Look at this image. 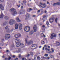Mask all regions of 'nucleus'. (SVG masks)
Masks as SVG:
<instances>
[{
  "label": "nucleus",
  "instance_id": "nucleus-1",
  "mask_svg": "<svg viewBox=\"0 0 60 60\" xmlns=\"http://www.w3.org/2000/svg\"><path fill=\"white\" fill-rule=\"evenodd\" d=\"M27 38H26L25 39L26 44L27 45H29L33 43V41L31 40L30 41H29L28 42L27 41Z\"/></svg>",
  "mask_w": 60,
  "mask_h": 60
},
{
  "label": "nucleus",
  "instance_id": "nucleus-2",
  "mask_svg": "<svg viewBox=\"0 0 60 60\" xmlns=\"http://www.w3.org/2000/svg\"><path fill=\"white\" fill-rule=\"evenodd\" d=\"M16 45L17 47H18L20 46L22 47L24 46V45L23 43H16Z\"/></svg>",
  "mask_w": 60,
  "mask_h": 60
},
{
  "label": "nucleus",
  "instance_id": "nucleus-3",
  "mask_svg": "<svg viewBox=\"0 0 60 60\" xmlns=\"http://www.w3.org/2000/svg\"><path fill=\"white\" fill-rule=\"evenodd\" d=\"M15 20L11 19L9 22V24L10 25H13V24L15 23Z\"/></svg>",
  "mask_w": 60,
  "mask_h": 60
},
{
  "label": "nucleus",
  "instance_id": "nucleus-4",
  "mask_svg": "<svg viewBox=\"0 0 60 60\" xmlns=\"http://www.w3.org/2000/svg\"><path fill=\"white\" fill-rule=\"evenodd\" d=\"M11 36L9 34H6L5 36V38L6 40L9 39L10 38Z\"/></svg>",
  "mask_w": 60,
  "mask_h": 60
},
{
  "label": "nucleus",
  "instance_id": "nucleus-5",
  "mask_svg": "<svg viewBox=\"0 0 60 60\" xmlns=\"http://www.w3.org/2000/svg\"><path fill=\"white\" fill-rule=\"evenodd\" d=\"M39 5L40 6H41V7L43 8L46 7V5L45 4H42L41 3H39Z\"/></svg>",
  "mask_w": 60,
  "mask_h": 60
},
{
  "label": "nucleus",
  "instance_id": "nucleus-6",
  "mask_svg": "<svg viewBox=\"0 0 60 60\" xmlns=\"http://www.w3.org/2000/svg\"><path fill=\"white\" fill-rule=\"evenodd\" d=\"M30 30V28L29 27L26 26L24 29V31L26 32H28Z\"/></svg>",
  "mask_w": 60,
  "mask_h": 60
},
{
  "label": "nucleus",
  "instance_id": "nucleus-7",
  "mask_svg": "<svg viewBox=\"0 0 60 60\" xmlns=\"http://www.w3.org/2000/svg\"><path fill=\"white\" fill-rule=\"evenodd\" d=\"M56 34L53 33L52 34L51 36V39H53V38L56 37Z\"/></svg>",
  "mask_w": 60,
  "mask_h": 60
},
{
  "label": "nucleus",
  "instance_id": "nucleus-8",
  "mask_svg": "<svg viewBox=\"0 0 60 60\" xmlns=\"http://www.w3.org/2000/svg\"><path fill=\"white\" fill-rule=\"evenodd\" d=\"M54 19L55 18L54 17H52L51 18H50L49 19V20L50 22L52 23L53 22Z\"/></svg>",
  "mask_w": 60,
  "mask_h": 60
},
{
  "label": "nucleus",
  "instance_id": "nucleus-9",
  "mask_svg": "<svg viewBox=\"0 0 60 60\" xmlns=\"http://www.w3.org/2000/svg\"><path fill=\"white\" fill-rule=\"evenodd\" d=\"M33 29L34 32H36L37 31V26L36 25H34L33 27Z\"/></svg>",
  "mask_w": 60,
  "mask_h": 60
},
{
  "label": "nucleus",
  "instance_id": "nucleus-10",
  "mask_svg": "<svg viewBox=\"0 0 60 60\" xmlns=\"http://www.w3.org/2000/svg\"><path fill=\"white\" fill-rule=\"evenodd\" d=\"M37 45L33 44L31 46V48L32 49H34L33 48L34 47H37Z\"/></svg>",
  "mask_w": 60,
  "mask_h": 60
},
{
  "label": "nucleus",
  "instance_id": "nucleus-11",
  "mask_svg": "<svg viewBox=\"0 0 60 60\" xmlns=\"http://www.w3.org/2000/svg\"><path fill=\"white\" fill-rule=\"evenodd\" d=\"M17 14V12L15 11H13L11 13L12 15L13 16H15V15L16 14Z\"/></svg>",
  "mask_w": 60,
  "mask_h": 60
},
{
  "label": "nucleus",
  "instance_id": "nucleus-12",
  "mask_svg": "<svg viewBox=\"0 0 60 60\" xmlns=\"http://www.w3.org/2000/svg\"><path fill=\"white\" fill-rule=\"evenodd\" d=\"M18 26H19V29L20 30H21L22 29V25L21 24H18Z\"/></svg>",
  "mask_w": 60,
  "mask_h": 60
},
{
  "label": "nucleus",
  "instance_id": "nucleus-13",
  "mask_svg": "<svg viewBox=\"0 0 60 60\" xmlns=\"http://www.w3.org/2000/svg\"><path fill=\"white\" fill-rule=\"evenodd\" d=\"M19 40L18 38L16 39H15V42L16 43V44L17 43H20L19 42Z\"/></svg>",
  "mask_w": 60,
  "mask_h": 60
},
{
  "label": "nucleus",
  "instance_id": "nucleus-14",
  "mask_svg": "<svg viewBox=\"0 0 60 60\" xmlns=\"http://www.w3.org/2000/svg\"><path fill=\"white\" fill-rule=\"evenodd\" d=\"M0 8L3 10H4V8L2 4H0Z\"/></svg>",
  "mask_w": 60,
  "mask_h": 60
},
{
  "label": "nucleus",
  "instance_id": "nucleus-15",
  "mask_svg": "<svg viewBox=\"0 0 60 60\" xmlns=\"http://www.w3.org/2000/svg\"><path fill=\"white\" fill-rule=\"evenodd\" d=\"M54 6H55L56 5H60V2H58L56 3H54L53 4Z\"/></svg>",
  "mask_w": 60,
  "mask_h": 60
},
{
  "label": "nucleus",
  "instance_id": "nucleus-16",
  "mask_svg": "<svg viewBox=\"0 0 60 60\" xmlns=\"http://www.w3.org/2000/svg\"><path fill=\"white\" fill-rule=\"evenodd\" d=\"M30 16V15L28 13L27 14V16H26V17L25 18V20H27L28 19V18L29 16Z\"/></svg>",
  "mask_w": 60,
  "mask_h": 60
},
{
  "label": "nucleus",
  "instance_id": "nucleus-17",
  "mask_svg": "<svg viewBox=\"0 0 60 60\" xmlns=\"http://www.w3.org/2000/svg\"><path fill=\"white\" fill-rule=\"evenodd\" d=\"M34 33V31L33 30H31L29 33V34L30 35H31Z\"/></svg>",
  "mask_w": 60,
  "mask_h": 60
},
{
  "label": "nucleus",
  "instance_id": "nucleus-18",
  "mask_svg": "<svg viewBox=\"0 0 60 60\" xmlns=\"http://www.w3.org/2000/svg\"><path fill=\"white\" fill-rule=\"evenodd\" d=\"M15 11V9L14 8H11L10 9V11L11 12L12 11Z\"/></svg>",
  "mask_w": 60,
  "mask_h": 60
},
{
  "label": "nucleus",
  "instance_id": "nucleus-19",
  "mask_svg": "<svg viewBox=\"0 0 60 60\" xmlns=\"http://www.w3.org/2000/svg\"><path fill=\"white\" fill-rule=\"evenodd\" d=\"M18 28V24H16L15 25V29H17Z\"/></svg>",
  "mask_w": 60,
  "mask_h": 60
},
{
  "label": "nucleus",
  "instance_id": "nucleus-20",
  "mask_svg": "<svg viewBox=\"0 0 60 60\" xmlns=\"http://www.w3.org/2000/svg\"><path fill=\"white\" fill-rule=\"evenodd\" d=\"M4 16V15L2 13H1V15H0V18H2Z\"/></svg>",
  "mask_w": 60,
  "mask_h": 60
},
{
  "label": "nucleus",
  "instance_id": "nucleus-21",
  "mask_svg": "<svg viewBox=\"0 0 60 60\" xmlns=\"http://www.w3.org/2000/svg\"><path fill=\"white\" fill-rule=\"evenodd\" d=\"M32 9L31 8H28L27 9V11L28 12H30V11H32Z\"/></svg>",
  "mask_w": 60,
  "mask_h": 60
},
{
  "label": "nucleus",
  "instance_id": "nucleus-22",
  "mask_svg": "<svg viewBox=\"0 0 60 60\" xmlns=\"http://www.w3.org/2000/svg\"><path fill=\"white\" fill-rule=\"evenodd\" d=\"M16 20L17 22H20V20H19V18L18 17H16Z\"/></svg>",
  "mask_w": 60,
  "mask_h": 60
},
{
  "label": "nucleus",
  "instance_id": "nucleus-23",
  "mask_svg": "<svg viewBox=\"0 0 60 60\" xmlns=\"http://www.w3.org/2000/svg\"><path fill=\"white\" fill-rule=\"evenodd\" d=\"M11 59V58L10 57H9V58L8 59L7 58H6L5 59V60H8H8H10Z\"/></svg>",
  "mask_w": 60,
  "mask_h": 60
},
{
  "label": "nucleus",
  "instance_id": "nucleus-24",
  "mask_svg": "<svg viewBox=\"0 0 60 60\" xmlns=\"http://www.w3.org/2000/svg\"><path fill=\"white\" fill-rule=\"evenodd\" d=\"M60 45V43L58 42H57L56 43V45L57 46H59Z\"/></svg>",
  "mask_w": 60,
  "mask_h": 60
},
{
  "label": "nucleus",
  "instance_id": "nucleus-25",
  "mask_svg": "<svg viewBox=\"0 0 60 60\" xmlns=\"http://www.w3.org/2000/svg\"><path fill=\"white\" fill-rule=\"evenodd\" d=\"M41 35L42 37H44L45 38L46 37L45 35L44 36V34H41Z\"/></svg>",
  "mask_w": 60,
  "mask_h": 60
},
{
  "label": "nucleus",
  "instance_id": "nucleus-26",
  "mask_svg": "<svg viewBox=\"0 0 60 60\" xmlns=\"http://www.w3.org/2000/svg\"><path fill=\"white\" fill-rule=\"evenodd\" d=\"M22 12V14H24L25 12V10H21Z\"/></svg>",
  "mask_w": 60,
  "mask_h": 60
},
{
  "label": "nucleus",
  "instance_id": "nucleus-27",
  "mask_svg": "<svg viewBox=\"0 0 60 60\" xmlns=\"http://www.w3.org/2000/svg\"><path fill=\"white\" fill-rule=\"evenodd\" d=\"M4 18L5 19L7 20L8 19H9V17H8L7 16H5L4 17Z\"/></svg>",
  "mask_w": 60,
  "mask_h": 60
},
{
  "label": "nucleus",
  "instance_id": "nucleus-28",
  "mask_svg": "<svg viewBox=\"0 0 60 60\" xmlns=\"http://www.w3.org/2000/svg\"><path fill=\"white\" fill-rule=\"evenodd\" d=\"M37 60H40L41 59V58L40 57L38 56V57H37Z\"/></svg>",
  "mask_w": 60,
  "mask_h": 60
},
{
  "label": "nucleus",
  "instance_id": "nucleus-29",
  "mask_svg": "<svg viewBox=\"0 0 60 60\" xmlns=\"http://www.w3.org/2000/svg\"><path fill=\"white\" fill-rule=\"evenodd\" d=\"M15 37L16 38H17L19 37L17 34H16L15 35Z\"/></svg>",
  "mask_w": 60,
  "mask_h": 60
},
{
  "label": "nucleus",
  "instance_id": "nucleus-30",
  "mask_svg": "<svg viewBox=\"0 0 60 60\" xmlns=\"http://www.w3.org/2000/svg\"><path fill=\"white\" fill-rule=\"evenodd\" d=\"M22 11H21V10H20L19 12V14H20V15L21 14H22Z\"/></svg>",
  "mask_w": 60,
  "mask_h": 60
},
{
  "label": "nucleus",
  "instance_id": "nucleus-31",
  "mask_svg": "<svg viewBox=\"0 0 60 60\" xmlns=\"http://www.w3.org/2000/svg\"><path fill=\"white\" fill-rule=\"evenodd\" d=\"M17 34L18 37L21 36V35L20 34Z\"/></svg>",
  "mask_w": 60,
  "mask_h": 60
},
{
  "label": "nucleus",
  "instance_id": "nucleus-32",
  "mask_svg": "<svg viewBox=\"0 0 60 60\" xmlns=\"http://www.w3.org/2000/svg\"><path fill=\"white\" fill-rule=\"evenodd\" d=\"M23 2L24 3V4H26V0H23Z\"/></svg>",
  "mask_w": 60,
  "mask_h": 60
},
{
  "label": "nucleus",
  "instance_id": "nucleus-33",
  "mask_svg": "<svg viewBox=\"0 0 60 60\" xmlns=\"http://www.w3.org/2000/svg\"><path fill=\"white\" fill-rule=\"evenodd\" d=\"M10 29H8L7 30V32L8 33H9L10 32Z\"/></svg>",
  "mask_w": 60,
  "mask_h": 60
},
{
  "label": "nucleus",
  "instance_id": "nucleus-34",
  "mask_svg": "<svg viewBox=\"0 0 60 60\" xmlns=\"http://www.w3.org/2000/svg\"><path fill=\"white\" fill-rule=\"evenodd\" d=\"M30 54L31 55L33 56V52H31L30 53Z\"/></svg>",
  "mask_w": 60,
  "mask_h": 60
},
{
  "label": "nucleus",
  "instance_id": "nucleus-35",
  "mask_svg": "<svg viewBox=\"0 0 60 60\" xmlns=\"http://www.w3.org/2000/svg\"><path fill=\"white\" fill-rule=\"evenodd\" d=\"M46 24L47 25H48L49 24V22L48 21H47L46 22Z\"/></svg>",
  "mask_w": 60,
  "mask_h": 60
},
{
  "label": "nucleus",
  "instance_id": "nucleus-36",
  "mask_svg": "<svg viewBox=\"0 0 60 60\" xmlns=\"http://www.w3.org/2000/svg\"><path fill=\"white\" fill-rule=\"evenodd\" d=\"M51 50H52V52H52V53H53L54 52V49H53L52 48Z\"/></svg>",
  "mask_w": 60,
  "mask_h": 60
},
{
  "label": "nucleus",
  "instance_id": "nucleus-37",
  "mask_svg": "<svg viewBox=\"0 0 60 60\" xmlns=\"http://www.w3.org/2000/svg\"><path fill=\"white\" fill-rule=\"evenodd\" d=\"M41 43L42 44H45V42L43 41H42L41 42Z\"/></svg>",
  "mask_w": 60,
  "mask_h": 60
},
{
  "label": "nucleus",
  "instance_id": "nucleus-38",
  "mask_svg": "<svg viewBox=\"0 0 60 60\" xmlns=\"http://www.w3.org/2000/svg\"><path fill=\"white\" fill-rule=\"evenodd\" d=\"M44 56L46 57H48V54H46L44 55Z\"/></svg>",
  "mask_w": 60,
  "mask_h": 60
},
{
  "label": "nucleus",
  "instance_id": "nucleus-39",
  "mask_svg": "<svg viewBox=\"0 0 60 60\" xmlns=\"http://www.w3.org/2000/svg\"><path fill=\"white\" fill-rule=\"evenodd\" d=\"M52 52L51 51H50L48 52V53L49 54H51Z\"/></svg>",
  "mask_w": 60,
  "mask_h": 60
},
{
  "label": "nucleus",
  "instance_id": "nucleus-40",
  "mask_svg": "<svg viewBox=\"0 0 60 60\" xmlns=\"http://www.w3.org/2000/svg\"><path fill=\"white\" fill-rule=\"evenodd\" d=\"M0 1L1 2H4V0H0Z\"/></svg>",
  "mask_w": 60,
  "mask_h": 60
},
{
  "label": "nucleus",
  "instance_id": "nucleus-41",
  "mask_svg": "<svg viewBox=\"0 0 60 60\" xmlns=\"http://www.w3.org/2000/svg\"><path fill=\"white\" fill-rule=\"evenodd\" d=\"M8 26H7L6 27H5V29H7V28H8Z\"/></svg>",
  "mask_w": 60,
  "mask_h": 60
},
{
  "label": "nucleus",
  "instance_id": "nucleus-42",
  "mask_svg": "<svg viewBox=\"0 0 60 60\" xmlns=\"http://www.w3.org/2000/svg\"><path fill=\"white\" fill-rule=\"evenodd\" d=\"M58 19L57 18H56V19H55V21L56 22H57V20Z\"/></svg>",
  "mask_w": 60,
  "mask_h": 60
},
{
  "label": "nucleus",
  "instance_id": "nucleus-43",
  "mask_svg": "<svg viewBox=\"0 0 60 60\" xmlns=\"http://www.w3.org/2000/svg\"><path fill=\"white\" fill-rule=\"evenodd\" d=\"M50 57L51 58H52V57H53V56H52V55H50Z\"/></svg>",
  "mask_w": 60,
  "mask_h": 60
},
{
  "label": "nucleus",
  "instance_id": "nucleus-44",
  "mask_svg": "<svg viewBox=\"0 0 60 60\" xmlns=\"http://www.w3.org/2000/svg\"><path fill=\"white\" fill-rule=\"evenodd\" d=\"M36 15H32V17H35Z\"/></svg>",
  "mask_w": 60,
  "mask_h": 60
},
{
  "label": "nucleus",
  "instance_id": "nucleus-45",
  "mask_svg": "<svg viewBox=\"0 0 60 60\" xmlns=\"http://www.w3.org/2000/svg\"><path fill=\"white\" fill-rule=\"evenodd\" d=\"M21 57V55L20 54H19V57L20 58Z\"/></svg>",
  "mask_w": 60,
  "mask_h": 60
},
{
  "label": "nucleus",
  "instance_id": "nucleus-46",
  "mask_svg": "<svg viewBox=\"0 0 60 60\" xmlns=\"http://www.w3.org/2000/svg\"><path fill=\"white\" fill-rule=\"evenodd\" d=\"M45 58L47 59H50V58L49 57H46V58Z\"/></svg>",
  "mask_w": 60,
  "mask_h": 60
},
{
  "label": "nucleus",
  "instance_id": "nucleus-47",
  "mask_svg": "<svg viewBox=\"0 0 60 60\" xmlns=\"http://www.w3.org/2000/svg\"><path fill=\"white\" fill-rule=\"evenodd\" d=\"M13 28L11 29V32L13 30Z\"/></svg>",
  "mask_w": 60,
  "mask_h": 60
},
{
  "label": "nucleus",
  "instance_id": "nucleus-48",
  "mask_svg": "<svg viewBox=\"0 0 60 60\" xmlns=\"http://www.w3.org/2000/svg\"><path fill=\"white\" fill-rule=\"evenodd\" d=\"M46 16L45 15H44L43 16V18H45L46 17Z\"/></svg>",
  "mask_w": 60,
  "mask_h": 60
},
{
  "label": "nucleus",
  "instance_id": "nucleus-49",
  "mask_svg": "<svg viewBox=\"0 0 60 60\" xmlns=\"http://www.w3.org/2000/svg\"><path fill=\"white\" fill-rule=\"evenodd\" d=\"M40 11V10H38V12H39Z\"/></svg>",
  "mask_w": 60,
  "mask_h": 60
},
{
  "label": "nucleus",
  "instance_id": "nucleus-50",
  "mask_svg": "<svg viewBox=\"0 0 60 60\" xmlns=\"http://www.w3.org/2000/svg\"><path fill=\"white\" fill-rule=\"evenodd\" d=\"M18 59L17 58H16L15 59V60H18Z\"/></svg>",
  "mask_w": 60,
  "mask_h": 60
},
{
  "label": "nucleus",
  "instance_id": "nucleus-51",
  "mask_svg": "<svg viewBox=\"0 0 60 60\" xmlns=\"http://www.w3.org/2000/svg\"><path fill=\"white\" fill-rule=\"evenodd\" d=\"M58 26H59V27H60V24H58Z\"/></svg>",
  "mask_w": 60,
  "mask_h": 60
},
{
  "label": "nucleus",
  "instance_id": "nucleus-52",
  "mask_svg": "<svg viewBox=\"0 0 60 60\" xmlns=\"http://www.w3.org/2000/svg\"><path fill=\"white\" fill-rule=\"evenodd\" d=\"M45 49L46 50H46H48V48H47V47H46V48H45Z\"/></svg>",
  "mask_w": 60,
  "mask_h": 60
},
{
  "label": "nucleus",
  "instance_id": "nucleus-53",
  "mask_svg": "<svg viewBox=\"0 0 60 60\" xmlns=\"http://www.w3.org/2000/svg\"><path fill=\"white\" fill-rule=\"evenodd\" d=\"M47 12V11L46 10H45V13L46 14Z\"/></svg>",
  "mask_w": 60,
  "mask_h": 60
},
{
  "label": "nucleus",
  "instance_id": "nucleus-54",
  "mask_svg": "<svg viewBox=\"0 0 60 60\" xmlns=\"http://www.w3.org/2000/svg\"><path fill=\"white\" fill-rule=\"evenodd\" d=\"M17 6H18V7H19L20 6V5H19H19H18Z\"/></svg>",
  "mask_w": 60,
  "mask_h": 60
},
{
  "label": "nucleus",
  "instance_id": "nucleus-55",
  "mask_svg": "<svg viewBox=\"0 0 60 60\" xmlns=\"http://www.w3.org/2000/svg\"><path fill=\"white\" fill-rule=\"evenodd\" d=\"M12 57H13V58H15V55L13 56Z\"/></svg>",
  "mask_w": 60,
  "mask_h": 60
},
{
  "label": "nucleus",
  "instance_id": "nucleus-56",
  "mask_svg": "<svg viewBox=\"0 0 60 60\" xmlns=\"http://www.w3.org/2000/svg\"><path fill=\"white\" fill-rule=\"evenodd\" d=\"M42 27L43 28H45V25H43L42 26Z\"/></svg>",
  "mask_w": 60,
  "mask_h": 60
},
{
  "label": "nucleus",
  "instance_id": "nucleus-57",
  "mask_svg": "<svg viewBox=\"0 0 60 60\" xmlns=\"http://www.w3.org/2000/svg\"><path fill=\"white\" fill-rule=\"evenodd\" d=\"M44 47H46V48L47 47V46L46 45H44Z\"/></svg>",
  "mask_w": 60,
  "mask_h": 60
},
{
  "label": "nucleus",
  "instance_id": "nucleus-58",
  "mask_svg": "<svg viewBox=\"0 0 60 60\" xmlns=\"http://www.w3.org/2000/svg\"><path fill=\"white\" fill-rule=\"evenodd\" d=\"M23 7L22 6H21V9H23Z\"/></svg>",
  "mask_w": 60,
  "mask_h": 60
},
{
  "label": "nucleus",
  "instance_id": "nucleus-59",
  "mask_svg": "<svg viewBox=\"0 0 60 60\" xmlns=\"http://www.w3.org/2000/svg\"><path fill=\"white\" fill-rule=\"evenodd\" d=\"M49 2L47 1V4H49Z\"/></svg>",
  "mask_w": 60,
  "mask_h": 60
},
{
  "label": "nucleus",
  "instance_id": "nucleus-60",
  "mask_svg": "<svg viewBox=\"0 0 60 60\" xmlns=\"http://www.w3.org/2000/svg\"><path fill=\"white\" fill-rule=\"evenodd\" d=\"M6 52H9V50H7Z\"/></svg>",
  "mask_w": 60,
  "mask_h": 60
},
{
  "label": "nucleus",
  "instance_id": "nucleus-61",
  "mask_svg": "<svg viewBox=\"0 0 60 60\" xmlns=\"http://www.w3.org/2000/svg\"><path fill=\"white\" fill-rule=\"evenodd\" d=\"M45 49V47H43V48H42V50H44Z\"/></svg>",
  "mask_w": 60,
  "mask_h": 60
},
{
  "label": "nucleus",
  "instance_id": "nucleus-62",
  "mask_svg": "<svg viewBox=\"0 0 60 60\" xmlns=\"http://www.w3.org/2000/svg\"><path fill=\"white\" fill-rule=\"evenodd\" d=\"M41 46H40L39 47V48H41Z\"/></svg>",
  "mask_w": 60,
  "mask_h": 60
},
{
  "label": "nucleus",
  "instance_id": "nucleus-63",
  "mask_svg": "<svg viewBox=\"0 0 60 60\" xmlns=\"http://www.w3.org/2000/svg\"><path fill=\"white\" fill-rule=\"evenodd\" d=\"M25 59L24 58H23L22 59V60H24Z\"/></svg>",
  "mask_w": 60,
  "mask_h": 60
},
{
  "label": "nucleus",
  "instance_id": "nucleus-64",
  "mask_svg": "<svg viewBox=\"0 0 60 60\" xmlns=\"http://www.w3.org/2000/svg\"><path fill=\"white\" fill-rule=\"evenodd\" d=\"M59 36L60 37V34H59Z\"/></svg>",
  "mask_w": 60,
  "mask_h": 60
}]
</instances>
